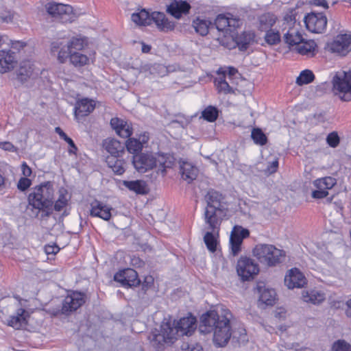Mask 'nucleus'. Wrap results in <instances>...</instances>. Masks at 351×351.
I'll list each match as a JSON object with an SVG mask.
<instances>
[{
  "instance_id": "3c124183",
  "label": "nucleus",
  "mask_w": 351,
  "mask_h": 351,
  "mask_svg": "<svg viewBox=\"0 0 351 351\" xmlns=\"http://www.w3.org/2000/svg\"><path fill=\"white\" fill-rule=\"evenodd\" d=\"M332 351H351V345L344 340H338L333 343Z\"/></svg>"
},
{
  "instance_id": "bf43d9fd",
  "label": "nucleus",
  "mask_w": 351,
  "mask_h": 351,
  "mask_svg": "<svg viewBox=\"0 0 351 351\" xmlns=\"http://www.w3.org/2000/svg\"><path fill=\"white\" fill-rule=\"evenodd\" d=\"M10 44L8 46H4L5 47H6L8 49V47H9V46L11 45V47L14 49H16V50H20L21 49H23L25 46V44L24 43H22V42H20V41H14V42H12L11 40H10Z\"/></svg>"
},
{
  "instance_id": "6e6552de",
  "label": "nucleus",
  "mask_w": 351,
  "mask_h": 351,
  "mask_svg": "<svg viewBox=\"0 0 351 351\" xmlns=\"http://www.w3.org/2000/svg\"><path fill=\"white\" fill-rule=\"evenodd\" d=\"M333 91L341 100H351V70L337 73L333 77Z\"/></svg>"
},
{
  "instance_id": "4be33fe9",
  "label": "nucleus",
  "mask_w": 351,
  "mask_h": 351,
  "mask_svg": "<svg viewBox=\"0 0 351 351\" xmlns=\"http://www.w3.org/2000/svg\"><path fill=\"white\" fill-rule=\"evenodd\" d=\"M150 19L151 23L154 22L160 30L168 31L174 28V23L170 21L163 12H154L151 14Z\"/></svg>"
},
{
  "instance_id": "e2e57ef3",
  "label": "nucleus",
  "mask_w": 351,
  "mask_h": 351,
  "mask_svg": "<svg viewBox=\"0 0 351 351\" xmlns=\"http://www.w3.org/2000/svg\"><path fill=\"white\" fill-rule=\"evenodd\" d=\"M60 248L58 246L47 245L45 247V252L47 254H56L59 252Z\"/></svg>"
},
{
  "instance_id": "4468645a",
  "label": "nucleus",
  "mask_w": 351,
  "mask_h": 351,
  "mask_svg": "<svg viewBox=\"0 0 351 351\" xmlns=\"http://www.w3.org/2000/svg\"><path fill=\"white\" fill-rule=\"evenodd\" d=\"M336 184V180L332 177H324L315 180L313 185L315 190L312 192V197L315 199H322L328 195V190L332 189Z\"/></svg>"
},
{
  "instance_id": "2eb2a0df",
  "label": "nucleus",
  "mask_w": 351,
  "mask_h": 351,
  "mask_svg": "<svg viewBox=\"0 0 351 351\" xmlns=\"http://www.w3.org/2000/svg\"><path fill=\"white\" fill-rule=\"evenodd\" d=\"M306 284L304 275L297 268L289 269L285 277V285L289 289L302 288Z\"/></svg>"
},
{
  "instance_id": "ddd939ff",
  "label": "nucleus",
  "mask_w": 351,
  "mask_h": 351,
  "mask_svg": "<svg viewBox=\"0 0 351 351\" xmlns=\"http://www.w3.org/2000/svg\"><path fill=\"white\" fill-rule=\"evenodd\" d=\"M249 235L250 232L247 229L240 226H234L230 237L231 254L233 256H237L240 252L243 239Z\"/></svg>"
},
{
  "instance_id": "a211bd4d",
  "label": "nucleus",
  "mask_w": 351,
  "mask_h": 351,
  "mask_svg": "<svg viewBox=\"0 0 351 351\" xmlns=\"http://www.w3.org/2000/svg\"><path fill=\"white\" fill-rule=\"evenodd\" d=\"M191 9V5L186 1H173L167 8V12L174 16L176 19H179L182 14L189 13Z\"/></svg>"
},
{
  "instance_id": "c9c22d12",
  "label": "nucleus",
  "mask_w": 351,
  "mask_h": 351,
  "mask_svg": "<svg viewBox=\"0 0 351 351\" xmlns=\"http://www.w3.org/2000/svg\"><path fill=\"white\" fill-rule=\"evenodd\" d=\"M34 65L29 60L23 61L20 64L18 75L21 80L29 77L34 72Z\"/></svg>"
},
{
  "instance_id": "79ce46f5",
  "label": "nucleus",
  "mask_w": 351,
  "mask_h": 351,
  "mask_svg": "<svg viewBox=\"0 0 351 351\" xmlns=\"http://www.w3.org/2000/svg\"><path fill=\"white\" fill-rule=\"evenodd\" d=\"M70 61L75 66H82L88 62V58L86 56L82 53L73 51V53H71Z\"/></svg>"
},
{
  "instance_id": "4d7b16f0",
  "label": "nucleus",
  "mask_w": 351,
  "mask_h": 351,
  "mask_svg": "<svg viewBox=\"0 0 351 351\" xmlns=\"http://www.w3.org/2000/svg\"><path fill=\"white\" fill-rule=\"evenodd\" d=\"M14 14L11 11H8L0 16V21L3 23H10L13 21Z\"/></svg>"
},
{
  "instance_id": "473e14b6",
  "label": "nucleus",
  "mask_w": 351,
  "mask_h": 351,
  "mask_svg": "<svg viewBox=\"0 0 351 351\" xmlns=\"http://www.w3.org/2000/svg\"><path fill=\"white\" fill-rule=\"evenodd\" d=\"M215 84L219 93L225 95L232 93V88L229 85L227 81V75L225 74H219L215 80Z\"/></svg>"
},
{
  "instance_id": "bb28decb",
  "label": "nucleus",
  "mask_w": 351,
  "mask_h": 351,
  "mask_svg": "<svg viewBox=\"0 0 351 351\" xmlns=\"http://www.w3.org/2000/svg\"><path fill=\"white\" fill-rule=\"evenodd\" d=\"M302 298L305 302L319 304L324 301L325 295L323 292L317 290L303 291Z\"/></svg>"
},
{
  "instance_id": "49530a36",
  "label": "nucleus",
  "mask_w": 351,
  "mask_h": 351,
  "mask_svg": "<svg viewBox=\"0 0 351 351\" xmlns=\"http://www.w3.org/2000/svg\"><path fill=\"white\" fill-rule=\"evenodd\" d=\"M85 45H86V40L84 38H82V37H80V38L74 37L68 43V45L72 51H73L74 50H75V51L82 50L84 48Z\"/></svg>"
},
{
  "instance_id": "6e6d98bb",
  "label": "nucleus",
  "mask_w": 351,
  "mask_h": 351,
  "mask_svg": "<svg viewBox=\"0 0 351 351\" xmlns=\"http://www.w3.org/2000/svg\"><path fill=\"white\" fill-rule=\"evenodd\" d=\"M0 148L12 152H16L17 151V148L8 141L0 142Z\"/></svg>"
},
{
  "instance_id": "774afa93",
  "label": "nucleus",
  "mask_w": 351,
  "mask_h": 351,
  "mask_svg": "<svg viewBox=\"0 0 351 351\" xmlns=\"http://www.w3.org/2000/svg\"><path fill=\"white\" fill-rule=\"evenodd\" d=\"M278 166V161L277 160L273 161L269 166H268L267 171L272 173L276 171Z\"/></svg>"
},
{
  "instance_id": "0eeeda50",
  "label": "nucleus",
  "mask_w": 351,
  "mask_h": 351,
  "mask_svg": "<svg viewBox=\"0 0 351 351\" xmlns=\"http://www.w3.org/2000/svg\"><path fill=\"white\" fill-rule=\"evenodd\" d=\"M282 27L283 40L288 45H297L303 42L304 39L299 31L300 25L296 24L294 13L285 14Z\"/></svg>"
},
{
  "instance_id": "9b49d317",
  "label": "nucleus",
  "mask_w": 351,
  "mask_h": 351,
  "mask_svg": "<svg viewBox=\"0 0 351 351\" xmlns=\"http://www.w3.org/2000/svg\"><path fill=\"white\" fill-rule=\"evenodd\" d=\"M328 49L332 53L345 56L351 51V35L339 34L328 45Z\"/></svg>"
},
{
  "instance_id": "58836bf2",
  "label": "nucleus",
  "mask_w": 351,
  "mask_h": 351,
  "mask_svg": "<svg viewBox=\"0 0 351 351\" xmlns=\"http://www.w3.org/2000/svg\"><path fill=\"white\" fill-rule=\"evenodd\" d=\"M314 79L315 75L313 73L308 69H306L302 71L299 76L296 78V84L299 86L308 84L312 82Z\"/></svg>"
},
{
  "instance_id": "5701e85b",
  "label": "nucleus",
  "mask_w": 351,
  "mask_h": 351,
  "mask_svg": "<svg viewBox=\"0 0 351 351\" xmlns=\"http://www.w3.org/2000/svg\"><path fill=\"white\" fill-rule=\"evenodd\" d=\"M110 210L111 208L100 202L95 201L91 203V216L98 217L108 221L111 217Z\"/></svg>"
},
{
  "instance_id": "f257e3e1",
  "label": "nucleus",
  "mask_w": 351,
  "mask_h": 351,
  "mask_svg": "<svg viewBox=\"0 0 351 351\" xmlns=\"http://www.w3.org/2000/svg\"><path fill=\"white\" fill-rule=\"evenodd\" d=\"M231 317L232 314L228 309L209 311L202 315L199 330L203 334L213 332L214 343L218 347H223L232 336Z\"/></svg>"
},
{
  "instance_id": "603ef678",
  "label": "nucleus",
  "mask_w": 351,
  "mask_h": 351,
  "mask_svg": "<svg viewBox=\"0 0 351 351\" xmlns=\"http://www.w3.org/2000/svg\"><path fill=\"white\" fill-rule=\"evenodd\" d=\"M327 143L332 147H336L339 143V138L336 132L330 133L326 138Z\"/></svg>"
},
{
  "instance_id": "393cba45",
  "label": "nucleus",
  "mask_w": 351,
  "mask_h": 351,
  "mask_svg": "<svg viewBox=\"0 0 351 351\" xmlns=\"http://www.w3.org/2000/svg\"><path fill=\"white\" fill-rule=\"evenodd\" d=\"M255 40V34L251 31L243 32L235 38V42L240 50L245 51L253 44Z\"/></svg>"
},
{
  "instance_id": "e433bc0d",
  "label": "nucleus",
  "mask_w": 351,
  "mask_h": 351,
  "mask_svg": "<svg viewBox=\"0 0 351 351\" xmlns=\"http://www.w3.org/2000/svg\"><path fill=\"white\" fill-rule=\"evenodd\" d=\"M276 291L272 289H265L260 295V301L267 305H273L276 299Z\"/></svg>"
},
{
  "instance_id": "6ab92c4d",
  "label": "nucleus",
  "mask_w": 351,
  "mask_h": 351,
  "mask_svg": "<svg viewBox=\"0 0 351 351\" xmlns=\"http://www.w3.org/2000/svg\"><path fill=\"white\" fill-rule=\"evenodd\" d=\"M176 326L179 329L180 336H190L196 328V319L193 316L183 317L176 323Z\"/></svg>"
},
{
  "instance_id": "338daca9",
  "label": "nucleus",
  "mask_w": 351,
  "mask_h": 351,
  "mask_svg": "<svg viewBox=\"0 0 351 351\" xmlns=\"http://www.w3.org/2000/svg\"><path fill=\"white\" fill-rule=\"evenodd\" d=\"M10 44L9 38L5 35L0 34V49L3 46H8Z\"/></svg>"
},
{
  "instance_id": "f3484780",
  "label": "nucleus",
  "mask_w": 351,
  "mask_h": 351,
  "mask_svg": "<svg viewBox=\"0 0 351 351\" xmlns=\"http://www.w3.org/2000/svg\"><path fill=\"white\" fill-rule=\"evenodd\" d=\"M114 279L123 286L135 287L140 284L137 272L133 269L128 268L117 273Z\"/></svg>"
},
{
  "instance_id": "423d86ee",
  "label": "nucleus",
  "mask_w": 351,
  "mask_h": 351,
  "mask_svg": "<svg viewBox=\"0 0 351 351\" xmlns=\"http://www.w3.org/2000/svg\"><path fill=\"white\" fill-rule=\"evenodd\" d=\"M254 256L267 267H276L285 258V252L270 244H258L253 250Z\"/></svg>"
},
{
  "instance_id": "13d9d810",
  "label": "nucleus",
  "mask_w": 351,
  "mask_h": 351,
  "mask_svg": "<svg viewBox=\"0 0 351 351\" xmlns=\"http://www.w3.org/2000/svg\"><path fill=\"white\" fill-rule=\"evenodd\" d=\"M138 71L140 73H143L145 77H148L151 75V71L149 67V64H143L138 68Z\"/></svg>"
},
{
  "instance_id": "680f3d73",
  "label": "nucleus",
  "mask_w": 351,
  "mask_h": 351,
  "mask_svg": "<svg viewBox=\"0 0 351 351\" xmlns=\"http://www.w3.org/2000/svg\"><path fill=\"white\" fill-rule=\"evenodd\" d=\"M41 212V218H47L49 217L52 213V206H50L49 208H43L40 209L39 213ZM38 212L37 211V214Z\"/></svg>"
},
{
  "instance_id": "a18cd8bd",
  "label": "nucleus",
  "mask_w": 351,
  "mask_h": 351,
  "mask_svg": "<svg viewBox=\"0 0 351 351\" xmlns=\"http://www.w3.org/2000/svg\"><path fill=\"white\" fill-rule=\"evenodd\" d=\"M219 31H224L228 27V16L224 14H219L215 23L213 24Z\"/></svg>"
},
{
  "instance_id": "7c9ffc66",
  "label": "nucleus",
  "mask_w": 351,
  "mask_h": 351,
  "mask_svg": "<svg viewBox=\"0 0 351 351\" xmlns=\"http://www.w3.org/2000/svg\"><path fill=\"white\" fill-rule=\"evenodd\" d=\"M108 167L117 175H122L125 171V162L118 157L108 156L106 158Z\"/></svg>"
},
{
  "instance_id": "aec40b11",
  "label": "nucleus",
  "mask_w": 351,
  "mask_h": 351,
  "mask_svg": "<svg viewBox=\"0 0 351 351\" xmlns=\"http://www.w3.org/2000/svg\"><path fill=\"white\" fill-rule=\"evenodd\" d=\"M13 53H10V51L5 47L0 49V71L1 73H6L14 68L15 58Z\"/></svg>"
},
{
  "instance_id": "5fc2aeb1",
  "label": "nucleus",
  "mask_w": 351,
  "mask_h": 351,
  "mask_svg": "<svg viewBox=\"0 0 351 351\" xmlns=\"http://www.w3.org/2000/svg\"><path fill=\"white\" fill-rule=\"evenodd\" d=\"M32 184V182L27 178H21L17 184V187L19 190L24 191L27 189Z\"/></svg>"
},
{
  "instance_id": "7ed1b4c3",
  "label": "nucleus",
  "mask_w": 351,
  "mask_h": 351,
  "mask_svg": "<svg viewBox=\"0 0 351 351\" xmlns=\"http://www.w3.org/2000/svg\"><path fill=\"white\" fill-rule=\"evenodd\" d=\"M207 206L204 212L206 224L215 232L220 226L226 211L221 204V194L215 191H209L205 196Z\"/></svg>"
},
{
  "instance_id": "f704fd0d",
  "label": "nucleus",
  "mask_w": 351,
  "mask_h": 351,
  "mask_svg": "<svg viewBox=\"0 0 351 351\" xmlns=\"http://www.w3.org/2000/svg\"><path fill=\"white\" fill-rule=\"evenodd\" d=\"M193 26L201 36H206L208 33L209 28L213 27V23L206 19L197 18L193 22Z\"/></svg>"
},
{
  "instance_id": "9d476101",
  "label": "nucleus",
  "mask_w": 351,
  "mask_h": 351,
  "mask_svg": "<svg viewBox=\"0 0 351 351\" xmlns=\"http://www.w3.org/2000/svg\"><path fill=\"white\" fill-rule=\"evenodd\" d=\"M237 271L243 280H248L258 274L259 267L253 259L241 257L237 262Z\"/></svg>"
},
{
  "instance_id": "a878e982",
  "label": "nucleus",
  "mask_w": 351,
  "mask_h": 351,
  "mask_svg": "<svg viewBox=\"0 0 351 351\" xmlns=\"http://www.w3.org/2000/svg\"><path fill=\"white\" fill-rule=\"evenodd\" d=\"M104 145L110 156L119 157L124 152L125 145L117 140L106 139Z\"/></svg>"
},
{
  "instance_id": "37998d69",
  "label": "nucleus",
  "mask_w": 351,
  "mask_h": 351,
  "mask_svg": "<svg viewBox=\"0 0 351 351\" xmlns=\"http://www.w3.org/2000/svg\"><path fill=\"white\" fill-rule=\"evenodd\" d=\"M124 145L128 151L132 154L138 153L143 149L140 141L135 138H129Z\"/></svg>"
},
{
  "instance_id": "b1692460",
  "label": "nucleus",
  "mask_w": 351,
  "mask_h": 351,
  "mask_svg": "<svg viewBox=\"0 0 351 351\" xmlns=\"http://www.w3.org/2000/svg\"><path fill=\"white\" fill-rule=\"evenodd\" d=\"M95 108V103L92 99L87 98L78 101L75 107V115L77 117H85L90 114Z\"/></svg>"
},
{
  "instance_id": "0e129e2a",
  "label": "nucleus",
  "mask_w": 351,
  "mask_h": 351,
  "mask_svg": "<svg viewBox=\"0 0 351 351\" xmlns=\"http://www.w3.org/2000/svg\"><path fill=\"white\" fill-rule=\"evenodd\" d=\"M22 171L25 178H27L32 174V169L29 167L25 162L22 165Z\"/></svg>"
},
{
  "instance_id": "39448f33",
  "label": "nucleus",
  "mask_w": 351,
  "mask_h": 351,
  "mask_svg": "<svg viewBox=\"0 0 351 351\" xmlns=\"http://www.w3.org/2000/svg\"><path fill=\"white\" fill-rule=\"evenodd\" d=\"M180 336L176 321L165 319L160 325V330L156 329L149 335L148 339L154 347L159 348L164 343H173Z\"/></svg>"
},
{
  "instance_id": "052dcab7",
  "label": "nucleus",
  "mask_w": 351,
  "mask_h": 351,
  "mask_svg": "<svg viewBox=\"0 0 351 351\" xmlns=\"http://www.w3.org/2000/svg\"><path fill=\"white\" fill-rule=\"evenodd\" d=\"M241 21L239 19L228 16V27H238L241 25Z\"/></svg>"
},
{
  "instance_id": "c756f323",
  "label": "nucleus",
  "mask_w": 351,
  "mask_h": 351,
  "mask_svg": "<svg viewBox=\"0 0 351 351\" xmlns=\"http://www.w3.org/2000/svg\"><path fill=\"white\" fill-rule=\"evenodd\" d=\"M276 21L277 17L274 14L265 13L258 18V29L264 32L271 29Z\"/></svg>"
},
{
  "instance_id": "412c9836",
  "label": "nucleus",
  "mask_w": 351,
  "mask_h": 351,
  "mask_svg": "<svg viewBox=\"0 0 351 351\" xmlns=\"http://www.w3.org/2000/svg\"><path fill=\"white\" fill-rule=\"evenodd\" d=\"M110 125L121 137L128 138L132 134L130 125L127 122L119 118L114 117L111 119Z\"/></svg>"
},
{
  "instance_id": "864d4df0",
  "label": "nucleus",
  "mask_w": 351,
  "mask_h": 351,
  "mask_svg": "<svg viewBox=\"0 0 351 351\" xmlns=\"http://www.w3.org/2000/svg\"><path fill=\"white\" fill-rule=\"evenodd\" d=\"M151 75H161L162 73L166 71V69L163 65L161 64H149Z\"/></svg>"
},
{
  "instance_id": "cd10ccee",
  "label": "nucleus",
  "mask_w": 351,
  "mask_h": 351,
  "mask_svg": "<svg viewBox=\"0 0 351 351\" xmlns=\"http://www.w3.org/2000/svg\"><path fill=\"white\" fill-rule=\"evenodd\" d=\"M25 313L26 311L24 309H18L16 315L11 316L8 320V325L17 330L25 326L27 324Z\"/></svg>"
},
{
  "instance_id": "de8ad7c7",
  "label": "nucleus",
  "mask_w": 351,
  "mask_h": 351,
  "mask_svg": "<svg viewBox=\"0 0 351 351\" xmlns=\"http://www.w3.org/2000/svg\"><path fill=\"white\" fill-rule=\"evenodd\" d=\"M251 136L256 144L263 145L267 142V137L261 129H254L252 132Z\"/></svg>"
},
{
  "instance_id": "f03ea898",
  "label": "nucleus",
  "mask_w": 351,
  "mask_h": 351,
  "mask_svg": "<svg viewBox=\"0 0 351 351\" xmlns=\"http://www.w3.org/2000/svg\"><path fill=\"white\" fill-rule=\"evenodd\" d=\"M135 169L139 173H145L156 169L157 173L162 176L166 173V169L171 168L173 165L172 158L164 154H141L133 156L132 160Z\"/></svg>"
},
{
  "instance_id": "c03bdc74",
  "label": "nucleus",
  "mask_w": 351,
  "mask_h": 351,
  "mask_svg": "<svg viewBox=\"0 0 351 351\" xmlns=\"http://www.w3.org/2000/svg\"><path fill=\"white\" fill-rule=\"evenodd\" d=\"M265 32V40L267 44L274 45L278 44L280 41L279 32H274L271 29H269Z\"/></svg>"
},
{
  "instance_id": "c85d7f7f",
  "label": "nucleus",
  "mask_w": 351,
  "mask_h": 351,
  "mask_svg": "<svg viewBox=\"0 0 351 351\" xmlns=\"http://www.w3.org/2000/svg\"><path fill=\"white\" fill-rule=\"evenodd\" d=\"M180 172L182 178L189 183L196 178L198 170L191 163L182 162L180 165Z\"/></svg>"
},
{
  "instance_id": "4c0bfd02",
  "label": "nucleus",
  "mask_w": 351,
  "mask_h": 351,
  "mask_svg": "<svg viewBox=\"0 0 351 351\" xmlns=\"http://www.w3.org/2000/svg\"><path fill=\"white\" fill-rule=\"evenodd\" d=\"M218 228H219V226ZM209 229L211 230V232H208L206 233L204 237V240L208 249L213 252L216 250L217 247V240L214 236V234L216 232H218L219 228L216 229L215 232L210 227Z\"/></svg>"
},
{
  "instance_id": "2f4dec72",
  "label": "nucleus",
  "mask_w": 351,
  "mask_h": 351,
  "mask_svg": "<svg viewBox=\"0 0 351 351\" xmlns=\"http://www.w3.org/2000/svg\"><path fill=\"white\" fill-rule=\"evenodd\" d=\"M151 14L145 9L134 12L131 16L132 21L139 26H146L151 24Z\"/></svg>"
},
{
  "instance_id": "69168bd1",
  "label": "nucleus",
  "mask_w": 351,
  "mask_h": 351,
  "mask_svg": "<svg viewBox=\"0 0 351 351\" xmlns=\"http://www.w3.org/2000/svg\"><path fill=\"white\" fill-rule=\"evenodd\" d=\"M66 142L69 144V145L71 147L69 149V152L70 154H75L76 151L77 150V148L76 145H75L73 141L71 138H67Z\"/></svg>"
},
{
  "instance_id": "ea45409f",
  "label": "nucleus",
  "mask_w": 351,
  "mask_h": 351,
  "mask_svg": "<svg viewBox=\"0 0 351 351\" xmlns=\"http://www.w3.org/2000/svg\"><path fill=\"white\" fill-rule=\"evenodd\" d=\"M59 193L58 199L54 203V209L56 211H61L64 207H66L69 200L66 190L61 189L60 190Z\"/></svg>"
},
{
  "instance_id": "1a4fd4ad",
  "label": "nucleus",
  "mask_w": 351,
  "mask_h": 351,
  "mask_svg": "<svg viewBox=\"0 0 351 351\" xmlns=\"http://www.w3.org/2000/svg\"><path fill=\"white\" fill-rule=\"evenodd\" d=\"M47 13L62 23L71 22L73 18V8L68 4L50 2L45 5Z\"/></svg>"
},
{
  "instance_id": "8fccbe9b",
  "label": "nucleus",
  "mask_w": 351,
  "mask_h": 351,
  "mask_svg": "<svg viewBox=\"0 0 351 351\" xmlns=\"http://www.w3.org/2000/svg\"><path fill=\"white\" fill-rule=\"evenodd\" d=\"M73 52L68 45L64 46L58 52V60L60 62L63 63L69 57L71 58V53H73Z\"/></svg>"
},
{
  "instance_id": "dca6fc26",
  "label": "nucleus",
  "mask_w": 351,
  "mask_h": 351,
  "mask_svg": "<svg viewBox=\"0 0 351 351\" xmlns=\"http://www.w3.org/2000/svg\"><path fill=\"white\" fill-rule=\"evenodd\" d=\"M84 302V295L81 293L74 292L67 295L62 302V313L67 314L76 311Z\"/></svg>"
},
{
  "instance_id": "f8f14e48",
  "label": "nucleus",
  "mask_w": 351,
  "mask_h": 351,
  "mask_svg": "<svg viewBox=\"0 0 351 351\" xmlns=\"http://www.w3.org/2000/svg\"><path fill=\"white\" fill-rule=\"evenodd\" d=\"M327 21V18L323 13L312 12L304 17L306 28L314 33H323L326 28Z\"/></svg>"
},
{
  "instance_id": "a19ab883",
  "label": "nucleus",
  "mask_w": 351,
  "mask_h": 351,
  "mask_svg": "<svg viewBox=\"0 0 351 351\" xmlns=\"http://www.w3.org/2000/svg\"><path fill=\"white\" fill-rule=\"evenodd\" d=\"M202 117L209 122H213L218 117V110L212 106H208L202 111Z\"/></svg>"
},
{
  "instance_id": "72a5a7b5",
  "label": "nucleus",
  "mask_w": 351,
  "mask_h": 351,
  "mask_svg": "<svg viewBox=\"0 0 351 351\" xmlns=\"http://www.w3.org/2000/svg\"><path fill=\"white\" fill-rule=\"evenodd\" d=\"M122 184L130 191L137 194H145L147 193L145 182L142 180H123Z\"/></svg>"
},
{
  "instance_id": "20e7f679",
  "label": "nucleus",
  "mask_w": 351,
  "mask_h": 351,
  "mask_svg": "<svg viewBox=\"0 0 351 351\" xmlns=\"http://www.w3.org/2000/svg\"><path fill=\"white\" fill-rule=\"evenodd\" d=\"M54 189L51 182H45L33 189L29 194V204L39 212L40 209L49 208L54 203Z\"/></svg>"
},
{
  "instance_id": "09e8293b",
  "label": "nucleus",
  "mask_w": 351,
  "mask_h": 351,
  "mask_svg": "<svg viewBox=\"0 0 351 351\" xmlns=\"http://www.w3.org/2000/svg\"><path fill=\"white\" fill-rule=\"evenodd\" d=\"M302 45L299 46L298 50V52L302 55H306L309 53H311L315 51L316 47V44L313 40H309L307 42H302Z\"/></svg>"
}]
</instances>
